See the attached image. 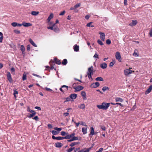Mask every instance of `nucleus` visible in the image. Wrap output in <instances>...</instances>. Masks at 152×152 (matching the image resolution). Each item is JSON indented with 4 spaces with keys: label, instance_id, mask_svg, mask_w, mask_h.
I'll list each match as a JSON object with an SVG mask.
<instances>
[{
    "label": "nucleus",
    "instance_id": "9d476101",
    "mask_svg": "<svg viewBox=\"0 0 152 152\" xmlns=\"http://www.w3.org/2000/svg\"><path fill=\"white\" fill-rule=\"evenodd\" d=\"M63 145V144L59 142H57L55 143L54 146L57 148H61Z\"/></svg>",
    "mask_w": 152,
    "mask_h": 152
},
{
    "label": "nucleus",
    "instance_id": "603ef678",
    "mask_svg": "<svg viewBox=\"0 0 152 152\" xmlns=\"http://www.w3.org/2000/svg\"><path fill=\"white\" fill-rule=\"evenodd\" d=\"M30 45H28L27 46V49L28 51H30Z\"/></svg>",
    "mask_w": 152,
    "mask_h": 152
},
{
    "label": "nucleus",
    "instance_id": "39448f33",
    "mask_svg": "<svg viewBox=\"0 0 152 152\" xmlns=\"http://www.w3.org/2000/svg\"><path fill=\"white\" fill-rule=\"evenodd\" d=\"M7 79L10 82V83L12 82L13 80L12 78L11 74L9 72H7Z\"/></svg>",
    "mask_w": 152,
    "mask_h": 152
},
{
    "label": "nucleus",
    "instance_id": "09e8293b",
    "mask_svg": "<svg viewBox=\"0 0 152 152\" xmlns=\"http://www.w3.org/2000/svg\"><path fill=\"white\" fill-rule=\"evenodd\" d=\"M111 43V41L109 39H107L106 40V43L108 45H110Z\"/></svg>",
    "mask_w": 152,
    "mask_h": 152
},
{
    "label": "nucleus",
    "instance_id": "4be33fe9",
    "mask_svg": "<svg viewBox=\"0 0 152 152\" xmlns=\"http://www.w3.org/2000/svg\"><path fill=\"white\" fill-rule=\"evenodd\" d=\"M29 42L34 46L35 47H37V45L31 39H29Z\"/></svg>",
    "mask_w": 152,
    "mask_h": 152
},
{
    "label": "nucleus",
    "instance_id": "f8f14e48",
    "mask_svg": "<svg viewBox=\"0 0 152 152\" xmlns=\"http://www.w3.org/2000/svg\"><path fill=\"white\" fill-rule=\"evenodd\" d=\"M53 30L56 32H58L59 31L58 28L55 25V24H53Z\"/></svg>",
    "mask_w": 152,
    "mask_h": 152
},
{
    "label": "nucleus",
    "instance_id": "f704fd0d",
    "mask_svg": "<svg viewBox=\"0 0 152 152\" xmlns=\"http://www.w3.org/2000/svg\"><path fill=\"white\" fill-rule=\"evenodd\" d=\"M51 132L54 135H56L58 133V132H57L55 130H53Z\"/></svg>",
    "mask_w": 152,
    "mask_h": 152
},
{
    "label": "nucleus",
    "instance_id": "864d4df0",
    "mask_svg": "<svg viewBox=\"0 0 152 152\" xmlns=\"http://www.w3.org/2000/svg\"><path fill=\"white\" fill-rule=\"evenodd\" d=\"M68 112H69V111H68ZM69 115V113H68V112L64 113H63V115L64 117L67 116H68Z\"/></svg>",
    "mask_w": 152,
    "mask_h": 152
},
{
    "label": "nucleus",
    "instance_id": "e2e57ef3",
    "mask_svg": "<svg viewBox=\"0 0 152 152\" xmlns=\"http://www.w3.org/2000/svg\"><path fill=\"white\" fill-rule=\"evenodd\" d=\"M149 34L150 36L152 37V28L150 30Z\"/></svg>",
    "mask_w": 152,
    "mask_h": 152
},
{
    "label": "nucleus",
    "instance_id": "052dcab7",
    "mask_svg": "<svg viewBox=\"0 0 152 152\" xmlns=\"http://www.w3.org/2000/svg\"><path fill=\"white\" fill-rule=\"evenodd\" d=\"M94 57L95 58H99L98 55L96 53L94 56Z\"/></svg>",
    "mask_w": 152,
    "mask_h": 152
},
{
    "label": "nucleus",
    "instance_id": "49530a36",
    "mask_svg": "<svg viewBox=\"0 0 152 152\" xmlns=\"http://www.w3.org/2000/svg\"><path fill=\"white\" fill-rule=\"evenodd\" d=\"M14 31L16 34H20V31L17 30H14Z\"/></svg>",
    "mask_w": 152,
    "mask_h": 152
},
{
    "label": "nucleus",
    "instance_id": "2f4dec72",
    "mask_svg": "<svg viewBox=\"0 0 152 152\" xmlns=\"http://www.w3.org/2000/svg\"><path fill=\"white\" fill-rule=\"evenodd\" d=\"M67 63V60L66 59H64L63 60V61L62 62V64L64 65H65Z\"/></svg>",
    "mask_w": 152,
    "mask_h": 152
},
{
    "label": "nucleus",
    "instance_id": "b1692460",
    "mask_svg": "<svg viewBox=\"0 0 152 152\" xmlns=\"http://www.w3.org/2000/svg\"><path fill=\"white\" fill-rule=\"evenodd\" d=\"M94 134V128L92 126L91 127V132L90 135H91L92 136Z\"/></svg>",
    "mask_w": 152,
    "mask_h": 152
},
{
    "label": "nucleus",
    "instance_id": "774afa93",
    "mask_svg": "<svg viewBox=\"0 0 152 152\" xmlns=\"http://www.w3.org/2000/svg\"><path fill=\"white\" fill-rule=\"evenodd\" d=\"M66 99V100L64 101V102L70 101V98L69 97H67Z\"/></svg>",
    "mask_w": 152,
    "mask_h": 152
},
{
    "label": "nucleus",
    "instance_id": "473e14b6",
    "mask_svg": "<svg viewBox=\"0 0 152 152\" xmlns=\"http://www.w3.org/2000/svg\"><path fill=\"white\" fill-rule=\"evenodd\" d=\"M95 80L96 81H104L103 79L101 77H98L95 79Z\"/></svg>",
    "mask_w": 152,
    "mask_h": 152
},
{
    "label": "nucleus",
    "instance_id": "6e6d98bb",
    "mask_svg": "<svg viewBox=\"0 0 152 152\" xmlns=\"http://www.w3.org/2000/svg\"><path fill=\"white\" fill-rule=\"evenodd\" d=\"M72 138L73 141L78 140V137H75L74 136Z\"/></svg>",
    "mask_w": 152,
    "mask_h": 152
},
{
    "label": "nucleus",
    "instance_id": "9b49d317",
    "mask_svg": "<svg viewBox=\"0 0 152 152\" xmlns=\"http://www.w3.org/2000/svg\"><path fill=\"white\" fill-rule=\"evenodd\" d=\"M152 89V85L150 86L148 88L146 91L145 94H147L151 92Z\"/></svg>",
    "mask_w": 152,
    "mask_h": 152
},
{
    "label": "nucleus",
    "instance_id": "4c0bfd02",
    "mask_svg": "<svg viewBox=\"0 0 152 152\" xmlns=\"http://www.w3.org/2000/svg\"><path fill=\"white\" fill-rule=\"evenodd\" d=\"M92 23V22H90L88 23L86 25V26L87 27H94V26L93 25H91V24Z\"/></svg>",
    "mask_w": 152,
    "mask_h": 152
},
{
    "label": "nucleus",
    "instance_id": "dca6fc26",
    "mask_svg": "<svg viewBox=\"0 0 152 152\" xmlns=\"http://www.w3.org/2000/svg\"><path fill=\"white\" fill-rule=\"evenodd\" d=\"M54 62L56 63L57 64H60L61 63V60H58L56 58H54Z\"/></svg>",
    "mask_w": 152,
    "mask_h": 152
},
{
    "label": "nucleus",
    "instance_id": "338daca9",
    "mask_svg": "<svg viewBox=\"0 0 152 152\" xmlns=\"http://www.w3.org/2000/svg\"><path fill=\"white\" fill-rule=\"evenodd\" d=\"M32 75L34 76H36L38 77L41 78V77L38 75H37V74H35L34 73Z\"/></svg>",
    "mask_w": 152,
    "mask_h": 152
},
{
    "label": "nucleus",
    "instance_id": "bf43d9fd",
    "mask_svg": "<svg viewBox=\"0 0 152 152\" xmlns=\"http://www.w3.org/2000/svg\"><path fill=\"white\" fill-rule=\"evenodd\" d=\"M114 65V63L113 62H111L110 63L109 66L110 67H112Z\"/></svg>",
    "mask_w": 152,
    "mask_h": 152
},
{
    "label": "nucleus",
    "instance_id": "6ab92c4d",
    "mask_svg": "<svg viewBox=\"0 0 152 152\" xmlns=\"http://www.w3.org/2000/svg\"><path fill=\"white\" fill-rule=\"evenodd\" d=\"M31 114H28L27 115V117L29 118H31L33 117L36 114V113L35 112L31 113Z\"/></svg>",
    "mask_w": 152,
    "mask_h": 152
},
{
    "label": "nucleus",
    "instance_id": "bb28decb",
    "mask_svg": "<svg viewBox=\"0 0 152 152\" xmlns=\"http://www.w3.org/2000/svg\"><path fill=\"white\" fill-rule=\"evenodd\" d=\"M82 132L84 134H85L87 132V128L83 127L82 129Z\"/></svg>",
    "mask_w": 152,
    "mask_h": 152
},
{
    "label": "nucleus",
    "instance_id": "f257e3e1",
    "mask_svg": "<svg viewBox=\"0 0 152 152\" xmlns=\"http://www.w3.org/2000/svg\"><path fill=\"white\" fill-rule=\"evenodd\" d=\"M110 106L109 103L103 102L101 105H98L97 107L99 109L103 110H107Z\"/></svg>",
    "mask_w": 152,
    "mask_h": 152
},
{
    "label": "nucleus",
    "instance_id": "a19ab883",
    "mask_svg": "<svg viewBox=\"0 0 152 152\" xmlns=\"http://www.w3.org/2000/svg\"><path fill=\"white\" fill-rule=\"evenodd\" d=\"M11 25L14 27H15L17 26V23L16 22H13L11 23Z\"/></svg>",
    "mask_w": 152,
    "mask_h": 152
},
{
    "label": "nucleus",
    "instance_id": "cd10ccee",
    "mask_svg": "<svg viewBox=\"0 0 152 152\" xmlns=\"http://www.w3.org/2000/svg\"><path fill=\"white\" fill-rule=\"evenodd\" d=\"M27 78L26 73L24 72L23 74V77H22V80L23 81L26 80Z\"/></svg>",
    "mask_w": 152,
    "mask_h": 152
},
{
    "label": "nucleus",
    "instance_id": "6e6552de",
    "mask_svg": "<svg viewBox=\"0 0 152 152\" xmlns=\"http://www.w3.org/2000/svg\"><path fill=\"white\" fill-rule=\"evenodd\" d=\"M99 83L98 82H96L94 83H92L91 85V87L92 88H96L99 86Z\"/></svg>",
    "mask_w": 152,
    "mask_h": 152
},
{
    "label": "nucleus",
    "instance_id": "79ce46f5",
    "mask_svg": "<svg viewBox=\"0 0 152 152\" xmlns=\"http://www.w3.org/2000/svg\"><path fill=\"white\" fill-rule=\"evenodd\" d=\"M18 91L15 90H14V93H13V95H14V97L16 98V94H18Z\"/></svg>",
    "mask_w": 152,
    "mask_h": 152
},
{
    "label": "nucleus",
    "instance_id": "4468645a",
    "mask_svg": "<svg viewBox=\"0 0 152 152\" xmlns=\"http://www.w3.org/2000/svg\"><path fill=\"white\" fill-rule=\"evenodd\" d=\"M77 94H71L70 96V97L71 99H75L77 97Z\"/></svg>",
    "mask_w": 152,
    "mask_h": 152
},
{
    "label": "nucleus",
    "instance_id": "7c9ffc66",
    "mask_svg": "<svg viewBox=\"0 0 152 152\" xmlns=\"http://www.w3.org/2000/svg\"><path fill=\"white\" fill-rule=\"evenodd\" d=\"M39 13V12L33 11L31 12V14L32 15L36 16L38 15Z\"/></svg>",
    "mask_w": 152,
    "mask_h": 152
},
{
    "label": "nucleus",
    "instance_id": "69168bd1",
    "mask_svg": "<svg viewBox=\"0 0 152 152\" xmlns=\"http://www.w3.org/2000/svg\"><path fill=\"white\" fill-rule=\"evenodd\" d=\"M133 55L134 56H135L136 57H137L138 56V55L135 52L133 54Z\"/></svg>",
    "mask_w": 152,
    "mask_h": 152
},
{
    "label": "nucleus",
    "instance_id": "7ed1b4c3",
    "mask_svg": "<svg viewBox=\"0 0 152 152\" xmlns=\"http://www.w3.org/2000/svg\"><path fill=\"white\" fill-rule=\"evenodd\" d=\"M76 84V83H74L73 85V88L75 89V92L79 91L83 89V87L81 86H78L76 87H75Z\"/></svg>",
    "mask_w": 152,
    "mask_h": 152
},
{
    "label": "nucleus",
    "instance_id": "f3484780",
    "mask_svg": "<svg viewBox=\"0 0 152 152\" xmlns=\"http://www.w3.org/2000/svg\"><path fill=\"white\" fill-rule=\"evenodd\" d=\"M137 23V20H132V23H130L129 25L130 26H134L136 25Z\"/></svg>",
    "mask_w": 152,
    "mask_h": 152
},
{
    "label": "nucleus",
    "instance_id": "2eb2a0df",
    "mask_svg": "<svg viewBox=\"0 0 152 152\" xmlns=\"http://www.w3.org/2000/svg\"><path fill=\"white\" fill-rule=\"evenodd\" d=\"M53 15L52 13H51L49 16L48 17V19H47V21L48 22H49L50 20L53 18Z\"/></svg>",
    "mask_w": 152,
    "mask_h": 152
},
{
    "label": "nucleus",
    "instance_id": "13d9d810",
    "mask_svg": "<svg viewBox=\"0 0 152 152\" xmlns=\"http://www.w3.org/2000/svg\"><path fill=\"white\" fill-rule=\"evenodd\" d=\"M65 13V11H62V12H61L60 13V14H59V15H63Z\"/></svg>",
    "mask_w": 152,
    "mask_h": 152
},
{
    "label": "nucleus",
    "instance_id": "ea45409f",
    "mask_svg": "<svg viewBox=\"0 0 152 152\" xmlns=\"http://www.w3.org/2000/svg\"><path fill=\"white\" fill-rule=\"evenodd\" d=\"M97 42L99 45H103V42L100 39H98L97 40Z\"/></svg>",
    "mask_w": 152,
    "mask_h": 152
},
{
    "label": "nucleus",
    "instance_id": "393cba45",
    "mask_svg": "<svg viewBox=\"0 0 152 152\" xmlns=\"http://www.w3.org/2000/svg\"><path fill=\"white\" fill-rule=\"evenodd\" d=\"M115 100L116 102H122L123 101V100L122 98L120 97L115 98Z\"/></svg>",
    "mask_w": 152,
    "mask_h": 152
},
{
    "label": "nucleus",
    "instance_id": "0e129e2a",
    "mask_svg": "<svg viewBox=\"0 0 152 152\" xmlns=\"http://www.w3.org/2000/svg\"><path fill=\"white\" fill-rule=\"evenodd\" d=\"M103 149V148H99L98 151H96V152H102Z\"/></svg>",
    "mask_w": 152,
    "mask_h": 152
},
{
    "label": "nucleus",
    "instance_id": "72a5a7b5",
    "mask_svg": "<svg viewBox=\"0 0 152 152\" xmlns=\"http://www.w3.org/2000/svg\"><path fill=\"white\" fill-rule=\"evenodd\" d=\"M90 149V148H88L85 151H84V149H82L77 152H89Z\"/></svg>",
    "mask_w": 152,
    "mask_h": 152
},
{
    "label": "nucleus",
    "instance_id": "5701e85b",
    "mask_svg": "<svg viewBox=\"0 0 152 152\" xmlns=\"http://www.w3.org/2000/svg\"><path fill=\"white\" fill-rule=\"evenodd\" d=\"M124 72L125 75H126L131 74V71L128 69H126V70H124Z\"/></svg>",
    "mask_w": 152,
    "mask_h": 152
},
{
    "label": "nucleus",
    "instance_id": "5fc2aeb1",
    "mask_svg": "<svg viewBox=\"0 0 152 152\" xmlns=\"http://www.w3.org/2000/svg\"><path fill=\"white\" fill-rule=\"evenodd\" d=\"M33 119H34L36 121H38L39 118L38 116H37L33 118Z\"/></svg>",
    "mask_w": 152,
    "mask_h": 152
},
{
    "label": "nucleus",
    "instance_id": "a18cd8bd",
    "mask_svg": "<svg viewBox=\"0 0 152 152\" xmlns=\"http://www.w3.org/2000/svg\"><path fill=\"white\" fill-rule=\"evenodd\" d=\"M81 95L82 96L84 97L85 96H86V93L85 91H82L81 93Z\"/></svg>",
    "mask_w": 152,
    "mask_h": 152
},
{
    "label": "nucleus",
    "instance_id": "0eeeda50",
    "mask_svg": "<svg viewBox=\"0 0 152 152\" xmlns=\"http://www.w3.org/2000/svg\"><path fill=\"white\" fill-rule=\"evenodd\" d=\"M99 34L100 35V38L102 41H104L105 40V35L104 33H102L101 32L99 31Z\"/></svg>",
    "mask_w": 152,
    "mask_h": 152
},
{
    "label": "nucleus",
    "instance_id": "680f3d73",
    "mask_svg": "<svg viewBox=\"0 0 152 152\" xmlns=\"http://www.w3.org/2000/svg\"><path fill=\"white\" fill-rule=\"evenodd\" d=\"M48 28V29H51V30H53V26H49V27H47Z\"/></svg>",
    "mask_w": 152,
    "mask_h": 152
},
{
    "label": "nucleus",
    "instance_id": "423d86ee",
    "mask_svg": "<svg viewBox=\"0 0 152 152\" xmlns=\"http://www.w3.org/2000/svg\"><path fill=\"white\" fill-rule=\"evenodd\" d=\"M75 133H73L71 134H66V136L64 137V139H70L71 138H72L73 137H74V136H75Z\"/></svg>",
    "mask_w": 152,
    "mask_h": 152
},
{
    "label": "nucleus",
    "instance_id": "c756f323",
    "mask_svg": "<svg viewBox=\"0 0 152 152\" xmlns=\"http://www.w3.org/2000/svg\"><path fill=\"white\" fill-rule=\"evenodd\" d=\"M109 90H110L109 88L108 87L106 86L102 88V90L104 92L107 90L109 91Z\"/></svg>",
    "mask_w": 152,
    "mask_h": 152
},
{
    "label": "nucleus",
    "instance_id": "1a4fd4ad",
    "mask_svg": "<svg viewBox=\"0 0 152 152\" xmlns=\"http://www.w3.org/2000/svg\"><path fill=\"white\" fill-rule=\"evenodd\" d=\"M52 137L53 139L54 140H60L64 139V137H60L59 136L55 137L54 135H53L52 136Z\"/></svg>",
    "mask_w": 152,
    "mask_h": 152
},
{
    "label": "nucleus",
    "instance_id": "a878e982",
    "mask_svg": "<svg viewBox=\"0 0 152 152\" xmlns=\"http://www.w3.org/2000/svg\"><path fill=\"white\" fill-rule=\"evenodd\" d=\"M78 107L80 109H84L85 108V106L84 104L79 105Z\"/></svg>",
    "mask_w": 152,
    "mask_h": 152
},
{
    "label": "nucleus",
    "instance_id": "8fccbe9b",
    "mask_svg": "<svg viewBox=\"0 0 152 152\" xmlns=\"http://www.w3.org/2000/svg\"><path fill=\"white\" fill-rule=\"evenodd\" d=\"M80 3H78L76 4L74 6L75 8L76 9V8H78L80 7Z\"/></svg>",
    "mask_w": 152,
    "mask_h": 152
},
{
    "label": "nucleus",
    "instance_id": "c9c22d12",
    "mask_svg": "<svg viewBox=\"0 0 152 152\" xmlns=\"http://www.w3.org/2000/svg\"><path fill=\"white\" fill-rule=\"evenodd\" d=\"M20 50L22 51V52H23L25 51V48L23 45H21L20 46Z\"/></svg>",
    "mask_w": 152,
    "mask_h": 152
},
{
    "label": "nucleus",
    "instance_id": "c85d7f7f",
    "mask_svg": "<svg viewBox=\"0 0 152 152\" xmlns=\"http://www.w3.org/2000/svg\"><path fill=\"white\" fill-rule=\"evenodd\" d=\"M80 143L78 142H75L72 143L70 145V146L71 147L74 146L76 145H78Z\"/></svg>",
    "mask_w": 152,
    "mask_h": 152
},
{
    "label": "nucleus",
    "instance_id": "20e7f679",
    "mask_svg": "<svg viewBox=\"0 0 152 152\" xmlns=\"http://www.w3.org/2000/svg\"><path fill=\"white\" fill-rule=\"evenodd\" d=\"M115 57L120 62L121 61V58L120 53L119 52H117L115 53Z\"/></svg>",
    "mask_w": 152,
    "mask_h": 152
},
{
    "label": "nucleus",
    "instance_id": "58836bf2",
    "mask_svg": "<svg viewBox=\"0 0 152 152\" xmlns=\"http://www.w3.org/2000/svg\"><path fill=\"white\" fill-rule=\"evenodd\" d=\"M27 111L28 112H29L31 113L35 112L34 110H31L30 107H28L27 108Z\"/></svg>",
    "mask_w": 152,
    "mask_h": 152
},
{
    "label": "nucleus",
    "instance_id": "a211bd4d",
    "mask_svg": "<svg viewBox=\"0 0 152 152\" xmlns=\"http://www.w3.org/2000/svg\"><path fill=\"white\" fill-rule=\"evenodd\" d=\"M23 26L25 27H28L31 26L32 24L30 23H27L26 22H23L22 23Z\"/></svg>",
    "mask_w": 152,
    "mask_h": 152
},
{
    "label": "nucleus",
    "instance_id": "ddd939ff",
    "mask_svg": "<svg viewBox=\"0 0 152 152\" xmlns=\"http://www.w3.org/2000/svg\"><path fill=\"white\" fill-rule=\"evenodd\" d=\"M64 87H65L66 88V89H65V91H67L68 90V86H67L65 85H64L62 86L59 89L60 91H61L62 92H64V91L62 89V88H64Z\"/></svg>",
    "mask_w": 152,
    "mask_h": 152
},
{
    "label": "nucleus",
    "instance_id": "c03bdc74",
    "mask_svg": "<svg viewBox=\"0 0 152 152\" xmlns=\"http://www.w3.org/2000/svg\"><path fill=\"white\" fill-rule=\"evenodd\" d=\"M75 148H71L69 149H68L67 150V152H71L72 151L73 149H74Z\"/></svg>",
    "mask_w": 152,
    "mask_h": 152
},
{
    "label": "nucleus",
    "instance_id": "4d7b16f0",
    "mask_svg": "<svg viewBox=\"0 0 152 152\" xmlns=\"http://www.w3.org/2000/svg\"><path fill=\"white\" fill-rule=\"evenodd\" d=\"M45 89L46 91H52V90L51 89L47 87L45 88Z\"/></svg>",
    "mask_w": 152,
    "mask_h": 152
},
{
    "label": "nucleus",
    "instance_id": "de8ad7c7",
    "mask_svg": "<svg viewBox=\"0 0 152 152\" xmlns=\"http://www.w3.org/2000/svg\"><path fill=\"white\" fill-rule=\"evenodd\" d=\"M54 129L57 131H60L62 130V128H58L57 127H55L54 128Z\"/></svg>",
    "mask_w": 152,
    "mask_h": 152
},
{
    "label": "nucleus",
    "instance_id": "37998d69",
    "mask_svg": "<svg viewBox=\"0 0 152 152\" xmlns=\"http://www.w3.org/2000/svg\"><path fill=\"white\" fill-rule=\"evenodd\" d=\"M80 124L81 125L85 126H87V125H86V123L83 122V121H81Z\"/></svg>",
    "mask_w": 152,
    "mask_h": 152
},
{
    "label": "nucleus",
    "instance_id": "e433bc0d",
    "mask_svg": "<svg viewBox=\"0 0 152 152\" xmlns=\"http://www.w3.org/2000/svg\"><path fill=\"white\" fill-rule=\"evenodd\" d=\"M61 134L62 136H64L65 135H66V134H68V132H66L64 131H62L61 132Z\"/></svg>",
    "mask_w": 152,
    "mask_h": 152
},
{
    "label": "nucleus",
    "instance_id": "3c124183",
    "mask_svg": "<svg viewBox=\"0 0 152 152\" xmlns=\"http://www.w3.org/2000/svg\"><path fill=\"white\" fill-rule=\"evenodd\" d=\"M100 127H101V129L103 131H105L106 130L105 127L104 126H100Z\"/></svg>",
    "mask_w": 152,
    "mask_h": 152
},
{
    "label": "nucleus",
    "instance_id": "aec40b11",
    "mask_svg": "<svg viewBox=\"0 0 152 152\" xmlns=\"http://www.w3.org/2000/svg\"><path fill=\"white\" fill-rule=\"evenodd\" d=\"M74 50L76 52H77L79 50V46L77 45H75L73 47Z\"/></svg>",
    "mask_w": 152,
    "mask_h": 152
},
{
    "label": "nucleus",
    "instance_id": "412c9836",
    "mask_svg": "<svg viewBox=\"0 0 152 152\" xmlns=\"http://www.w3.org/2000/svg\"><path fill=\"white\" fill-rule=\"evenodd\" d=\"M107 64L105 63H104L102 64H101L100 65V66L101 68H102L103 69H105L107 67Z\"/></svg>",
    "mask_w": 152,
    "mask_h": 152
},
{
    "label": "nucleus",
    "instance_id": "f03ea898",
    "mask_svg": "<svg viewBox=\"0 0 152 152\" xmlns=\"http://www.w3.org/2000/svg\"><path fill=\"white\" fill-rule=\"evenodd\" d=\"M94 73L93 67L91 66L88 69V71L87 72V75L89 79H91L93 80L91 75H93Z\"/></svg>",
    "mask_w": 152,
    "mask_h": 152
}]
</instances>
